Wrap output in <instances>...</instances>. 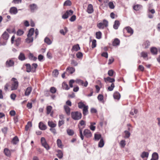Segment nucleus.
<instances>
[{
  "instance_id": "nucleus-1",
  "label": "nucleus",
  "mask_w": 160,
  "mask_h": 160,
  "mask_svg": "<svg viewBox=\"0 0 160 160\" xmlns=\"http://www.w3.org/2000/svg\"><path fill=\"white\" fill-rule=\"evenodd\" d=\"M80 137L82 140H83L84 136L87 138H90L92 137V134L91 131L88 129L84 130L83 133L82 132V128H81L79 126Z\"/></svg>"
},
{
  "instance_id": "nucleus-2",
  "label": "nucleus",
  "mask_w": 160,
  "mask_h": 160,
  "mask_svg": "<svg viewBox=\"0 0 160 160\" xmlns=\"http://www.w3.org/2000/svg\"><path fill=\"white\" fill-rule=\"evenodd\" d=\"M9 38V35L6 31L2 35L0 39V45H4L6 44L7 41Z\"/></svg>"
},
{
  "instance_id": "nucleus-3",
  "label": "nucleus",
  "mask_w": 160,
  "mask_h": 160,
  "mask_svg": "<svg viewBox=\"0 0 160 160\" xmlns=\"http://www.w3.org/2000/svg\"><path fill=\"white\" fill-rule=\"evenodd\" d=\"M12 82L11 90H14L17 89L19 83L17 79L14 78H12L11 80Z\"/></svg>"
},
{
  "instance_id": "nucleus-4",
  "label": "nucleus",
  "mask_w": 160,
  "mask_h": 160,
  "mask_svg": "<svg viewBox=\"0 0 160 160\" xmlns=\"http://www.w3.org/2000/svg\"><path fill=\"white\" fill-rule=\"evenodd\" d=\"M71 115L72 118L74 120H79L82 116L81 113L78 111L72 112Z\"/></svg>"
},
{
  "instance_id": "nucleus-5",
  "label": "nucleus",
  "mask_w": 160,
  "mask_h": 160,
  "mask_svg": "<svg viewBox=\"0 0 160 160\" xmlns=\"http://www.w3.org/2000/svg\"><path fill=\"white\" fill-rule=\"evenodd\" d=\"M108 26V22L106 20L104 19L102 22H99L97 24V26L99 29H103L107 27Z\"/></svg>"
},
{
  "instance_id": "nucleus-6",
  "label": "nucleus",
  "mask_w": 160,
  "mask_h": 160,
  "mask_svg": "<svg viewBox=\"0 0 160 160\" xmlns=\"http://www.w3.org/2000/svg\"><path fill=\"white\" fill-rule=\"evenodd\" d=\"M41 142L42 145L46 148L47 150H48L50 148V147L46 142L45 138L42 137L41 139Z\"/></svg>"
},
{
  "instance_id": "nucleus-7",
  "label": "nucleus",
  "mask_w": 160,
  "mask_h": 160,
  "mask_svg": "<svg viewBox=\"0 0 160 160\" xmlns=\"http://www.w3.org/2000/svg\"><path fill=\"white\" fill-rule=\"evenodd\" d=\"M73 11L71 10H67L66 12L62 15V18L64 19H66L68 17L72 15L73 14Z\"/></svg>"
},
{
  "instance_id": "nucleus-8",
  "label": "nucleus",
  "mask_w": 160,
  "mask_h": 160,
  "mask_svg": "<svg viewBox=\"0 0 160 160\" xmlns=\"http://www.w3.org/2000/svg\"><path fill=\"white\" fill-rule=\"evenodd\" d=\"M75 82L85 87H86L88 86V83L87 81H86L84 82L82 80L79 79H77Z\"/></svg>"
},
{
  "instance_id": "nucleus-9",
  "label": "nucleus",
  "mask_w": 160,
  "mask_h": 160,
  "mask_svg": "<svg viewBox=\"0 0 160 160\" xmlns=\"http://www.w3.org/2000/svg\"><path fill=\"white\" fill-rule=\"evenodd\" d=\"M14 64V61L12 59L8 60L6 62V66L7 67L13 66Z\"/></svg>"
},
{
  "instance_id": "nucleus-10",
  "label": "nucleus",
  "mask_w": 160,
  "mask_h": 160,
  "mask_svg": "<svg viewBox=\"0 0 160 160\" xmlns=\"http://www.w3.org/2000/svg\"><path fill=\"white\" fill-rule=\"evenodd\" d=\"M87 12L89 14H91L93 12L94 9L92 4H90L88 5Z\"/></svg>"
},
{
  "instance_id": "nucleus-11",
  "label": "nucleus",
  "mask_w": 160,
  "mask_h": 160,
  "mask_svg": "<svg viewBox=\"0 0 160 160\" xmlns=\"http://www.w3.org/2000/svg\"><path fill=\"white\" fill-rule=\"evenodd\" d=\"M38 127L39 128L42 130H45L47 128L46 125L42 122H39Z\"/></svg>"
},
{
  "instance_id": "nucleus-12",
  "label": "nucleus",
  "mask_w": 160,
  "mask_h": 160,
  "mask_svg": "<svg viewBox=\"0 0 160 160\" xmlns=\"http://www.w3.org/2000/svg\"><path fill=\"white\" fill-rule=\"evenodd\" d=\"M19 142V139L18 136H15L11 141V143L13 145L17 144Z\"/></svg>"
},
{
  "instance_id": "nucleus-13",
  "label": "nucleus",
  "mask_w": 160,
  "mask_h": 160,
  "mask_svg": "<svg viewBox=\"0 0 160 160\" xmlns=\"http://www.w3.org/2000/svg\"><path fill=\"white\" fill-rule=\"evenodd\" d=\"M124 30H126L127 32L130 34V36L133 33V30L130 27H127L124 28Z\"/></svg>"
},
{
  "instance_id": "nucleus-14",
  "label": "nucleus",
  "mask_w": 160,
  "mask_h": 160,
  "mask_svg": "<svg viewBox=\"0 0 160 160\" xmlns=\"http://www.w3.org/2000/svg\"><path fill=\"white\" fill-rule=\"evenodd\" d=\"M4 153L5 155L8 157H10L11 155V151L8 148H5L4 149Z\"/></svg>"
},
{
  "instance_id": "nucleus-15",
  "label": "nucleus",
  "mask_w": 160,
  "mask_h": 160,
  "mask_svg": "<svg viewBox=\"0 0 160 160\" xmlns=\"http://www.w3.org/2000/svg\"><path fill=\"white\" fill-rule=\"evenodd\" d=\"M66 71L69 74H72L75 71V68L73 67H68L66 69Z\"/></svg>"
},
{
  "instance_id": "nucleus-16",
  "label": "nucleus",
  "mask_w": 160,
  "mask_h": 160,
  "mask_svg": "<svg viewBox=\"0 0 160 160\" xmlns=\"http://www.w3.org/2000/svg\"><path fill=\"white\" fill-rule=\"evenodd\" d=\"M9 12L11 14H16L18 12L17 8L15 7H11L10 9Z\"/></svg>"
},
{
  "instance_id": "nucleus-17",
  "label": "nucleus",
  "mask_w": 160,
  "mask_h": 160,
  "mask_svg": "<svg viewBox=\"0 0 160 160\" xmlns=\"http://www.w3.org/2000/svg\"><path fill=\"white\" fill-rule=\"evenodd\" d=\"M104 81L106 82H109L112 83L115 82V79L113 78H111L110 77H108L107 78H104Z\"/></svg>"
},
{
  "instance_id": "nucleus-18",
  "label": "nucleus",
  "mask_w": 160,
  "mask_h": 160,
  "mask_svg": "<svg viewBox=\"0 0 160 160\" xmlns=\"http://www.w3.org/2000/svg\"><path fill=\"white\" fill-rule=\"evenodd\" d=\"M18 59L21 61L25 60L26 58L24 54L22 52H21L18 56Z\"/></svg>"
},
{
  "instance_id": "nucleus-19",
  "label": "nucleus",
  "mask_w": 160,
  "mask_h": 160,
  "mask_svg": "<svg viewBox=\"0 0 160 160\" xmlns=\"http://www.w3.org/2000/svg\"><path fill=\"white\" fill-rule=\"evenodd\" d=\"M29 8L31 12H33L35 10L38 9L36 4L33 3L29 5Z\"/></svg>"
},
{
  "instance_id": "nucleus-20",
  "label": "nucleus",
  "mask_w": 160,
  "mask_h": 160,
  "mask_svg": "<svg viewBox=\"0 0 160 160\" xmlns=\"http://www.w3.org/2000/svg\"><path fill=\"white\" fill-rule=\"evenodd\" d=\"M150 51L153 55H156L158 53V50L157 48L152 47L150 48Z\"/></svg>"
},
{
  "instance_id": "nucleus-21",
  "label": "nucleus",
  "mask_w": 160,
  "mask_h": 160,
  "mask_svg": "<svg viewBox=\"0 0 160 160\" xmlns=\"http://www.w3.org/2000/svg\"><path fill=\"white\" fill-rule=\"evenodd\" d=\"M80 49V47L79 44H77L76 45H74L72 47V48L71 49V51L72 52L74 51H77L79 50Z\"/></svg>"
},
{
  "instance_id": "nucleus-22",
  "label": "nucleus",
  "mask_w": 160,
  "mask_h": 160,
  "mask_svg": "<svg viewBox=\"0 0 160 160\" xmlns=\"http://www.w3.org/2000/svg\"><path fill=\"white\" fill-rule=\"evenodd\" d=\"M48 125L51 128H54L56 126L57 124L52 121H49L48 122Z\"/></svg>"
},
{
  "instance_id": "nucleus-23",
  "label": "nucleus",
  "mask_w": 160,
  "mask_h": 160,
  "mask_svg": "<svg viewBox=\"0 0 160 160\" xmlns=\"http://www.w3.org/2000/svg\"><path fill=\"white\" fill-rule=\"evenodd\" d=\"M32 90V88L31 87L27 88L25 91V95L26 96H28L30 94Z\"/></svg>"
},
{
  "instance_id": "nucleus-24",
  "label": "nucleus",
  "mask_w": 160,
  "mask_h": 160,
  "mask_svg": "<svg viewBox=\"0 0 160 160\" xmlns=\"http://www.w3.org/2000/svg\"><path fill=\"white\" fill-rule=\"evenodd\" d=\"M64 108L67 114L68 115H69L70 113V108L67 105H65L64 106Z\"/></svg>"
},
{
  "instance_id": "nucleus-25",
  "label": "nucleus",
  "mask_w": 160,
  "mask_h": 160,
  "mask_svg": "<svg viewBox=\"0 0 160 160\" xmlns=\"http://www.w3.org/2000/svg\"><path fill=\"white\" fill-rule=\"evenodd\" d=\"M113 96L115 99L119 100L120 98V95L118 92H116L114 93Z\"/></svg>"
},
{
  "instance_id": "nucleus-26",
  "label": "nucleus",
  "mask_w": 160,
  "mask_h": 160,
  "mask_svg": "<svg viewBox=\"0 0 160 160\" xmlns=\"http://www.w3.org/2000/svg\"><path fill=\"white\" fill-rule=\"evenodd\" d=\"M88 106H86L84 107L83 108V114L84 116H86L88 114Z\"/></svg>"
},
{
  "instance_id": "nucleus-27",
  "label": "nucleus",
  "mask_w": 160,
  "mask_h": 160,
  "mask_svg": "<svg viewBox=\"0 0 160 160\" xmlns=\"http://www.w3.org/2000/svg\"><path fill=\"white\" fill-rule=\"evenodd\" d=\"M119 25L120 22L119 21L116 20L114 22V23L113 26V28L115 29H118Z\"/></svg>"
},
{
  "instance_id": "nucleus-28",
  "label": "nucleus",
  "mask_w": 160,
  "mask_h": 160,
  "mask_svg": "<svg viewBox=\"0 0 160 160\" xmlns=\"http://www.w3.org/2000/svg\"><path fill=\"white\" fill-rule=\"evenodd\" d=\"M120 41L118 38H115L112 42V45L113 46H117L119 45L120 44Z\"/></svg>"
},
{
  "instance_id": "nucleus-29",
  "label": "nucleus",
  "mask_w": 160,
  "mask_h": 160,
  "mask_svg": "<svg viewBox=\"0 0 160 160\" xmlns=\"http://www.w3.org/2000/svg\"><path fill=\"white\" fill-rule=\"evenodd\" d=\"M58 154H57V156L60 159L62 158L63 157V153L62 152L59 150H58L57 151Z\"/></svg>"
},
{
  "instance_id": "nucleus-30",
  "label": "nucleus",
  "mask_w": 160,
  "mask_h": 160,
  "mask_svg": "<svg viewBox=\"0 0 160 160\" xmlns=\"http://www.w3.org/2000/svg\"><path fill=\"white\" fill-rule=\"evenodd\" d=\"M104 145V142L102 138L100 139L98 144V146L100 148H102Z\"/></svg>"
},
{
  "instance_id": "nucleus-31",
  "label": "nucleus",
  "mask_w": 160,
  "mask_h": 160,
  "mask_svg": "<svg viewBox=\"0 0 160 160\" xmlns=\"http://www.w3.org/2000/svg\"><path fill=\"white\" fill-rule=\"evenodd\" d=\"M28 58L29 59L34 61H36L37 59V58L34 57L33 56V54L31 53H29L28 56Z\"/></svg>"
},
{
  "instance_id": "nucleus-32",
  "label": "nucleus",
  "mask_w": 160,
  "mask_h": 160,
  "mask_svg": "<svg viewBox=\"0 0 160 160\" xmlns=\"http://www.w3.org/2000/svg\"><path fill=\"white\" fill-rule=\"evenodd\" d=\"M142 46L145 49L147 48L150 46V42L149 41H145L143 44Z\"/></svg>"
},
{
  "instance_id": "nucleus-33",
  "label": "nucleus",
  "mask_w": 160,
  "mask_h": 160,
  "mask_svg": "<svg viewBox=\"0 0 160 160\" xmlns=\"http://www.w3.org/2000/svg\"><path fill=\"white\" fill-rule=\"evenodd\" d=\"M26 67V71L27 72H32V68L30 65L29 63L26 64L25 65Z\"/></svg>"
},
{
  "instance_id": "nucleus-34",
  "label": "nucleus",
  "mask_w": 160,
  "mask_h": 160,
  "mask_svg": "<svg viewBox=\"0 0 160 160\" xmlns=\"http://www.w3.org/2000/svg\"><path fill=\"white\" fill-rule=\"evenodd\" d=\"M28 38L26 39V42L28 43L32 42L33 41V38L32 37L27 36Z\"/></svg>"
},
{
  "instance_id": "nucleus-35",
  "label": "nucleus",
  "mask_w": 160,
  "mask_h": 160,
  "mask_svg": "<svg viewBox=\"0 0 160 160\" xmlns=\"http://www.w3.org/2000/svg\"><path fill=\"white\" fill-rule=\"evenodd\" d=\"M34 32V29L33 28H31L29 31L27 35V36L32 37V36Z\"/></svg>"
},
{
  "instance_id": "nucleus-36",
  "label": "nucleus",
  "mask_w": 160,
  "mask_h": 160,
  "mask_svg": "<svg viewBox=\"0 0 160 160\" xmlns=\"http://www.w3.org/2000/svg\"><path fill=\"white\" fill-rule=\"evenodd\" d=\"M158 154L156 152H154L152 155L151 159H153L155 160H158Z\"/></svg>"
},
{
  "instance_id": "nucleus-37",
  "label": "nucleus",
  "mask_w": 160,
  "mask_h": 160,
  "mask_svg": "<svg viewBox=\"0 0 160 160\" xmlns=\"http://www.w3.org/2000/svg\"><path fill=\"white\" fill-rule=\"evenodd\" d=\"M125 136H124V138H128L130 136V133L129 131L125 130L124 132Z\"/></svg>"
},
{
  "instance_id": "nucleus-38",
  "label": "nucleus",
  "mask_w": 160,
  "mask_h": 160,
  "mask_svg": "<svg viewBox=\"0 0 160 160\" xmlns=\"http://www.w3.org/2000/svg\"><path fill=\"white\" fill-rule=\"evenodd\" d=\"M142 8V6L139 4L135 5L133 7V9L136 11H138L140 10Z\"/></svg>"
},
{
  "instance_id": "nucleus-39",
  "label": "nucleus",
  "mask_w": 160,
  "mask_h": 160,
  "mask_svg": "<svg viewBox=\"0 0 160 160\" xmlns=\"http://www.w3.org/2000/svg\"><path fill=\"white\" fill-rule=\"evenodd\" d=\"M32 126V123L31 122H28L27 124L25 126V130L27 131H28L29 128Z\"/></svg>"
},
{
  "instance_id": "nucleus-40",
  "label": "nucleus",
  "mask_w": 160,
  "mask_h": 160,
  "mask_svg": "<svg viewBox=\"0 0 160 160\" xmlns=\"http://www.w3.org/2000/svg\"><path fill=\"white\" fill-rule=\"evenodd\" d=\"M38 65L36 63H33L32 65V72H34L36 71V68L38 67Z\"/></svg>"
},
{
  "instance_id": "nucleus-41",
  "label": "nucleus",
  "mask_w": 160,
  "mask_h": 160,
  "mask_svg": "<svg viewBox=\"0 0 160 160\" xmlns=\"http://www.w3.org/2000/svg\"><path fill=\"white\" fill-rule=\"evenodd\" d=\"M149 153L148 152H143L141 155V157L142 158H144L145 157H148V156Z\"/></svg>"
},
{
  "instance_id": "nucleus-42",
  "label": "nucleus",
  "mask_w": 160,
  "mask_h": 160,
  "mask_svg": "<svg viewBox=\"0 0 160 160\" xmlns=\"http://www.w3.org/2000/svg\"><path fill=\"white\" fill-rule=\"evenodd\" d=\"M67 132L69 136H72L74 134V131L71 129H68L67 130Z\"/></svg>"
},
{
  "instance_id": "nucleus-43",
  "label": "nucleus",
  "mask_w": 160,
  "mask_h": 160,
  "mask_svg": "<svg viewBox=\"0 0 160 160\" xmlns=\"http://www.w3.org/2000/svg\"><path fill=\"white\" fill-rule=\"evenodd\" d=\"M62 85V87L64 89L66 90H68L69 89V88L68 87V85L66 83V82H63Z\"/></svg>"
},
{
  "instance_id": "nucleus-44",
  "label": "nucleus",
  "mask_w": 160,
  "mask_h": 160,
  "mask_svg": "<svg viewBox=\"0 0 160 160\" xmlns=\"http://www.w3.org/2000/svg\"><path fill=\"white\" fill-rule=\"evenodd\" d=\"M52 109V107L51 106H48L46 108L47 113V114L50 113Z\"/></svg>"
},
{
  "instance_id": "nucleus-45",
  "label": "nucleus",
  "mask_w": 160,
  "mask_h": 160,
  "mask_svg": "<svg viewBox=\"0 0 160 160\" xmlns=\"http://www.w3.org/2000/svg\"><path fill=\"white\" fill-rule=\"evenodd\" d=\"M57 142L58 147L59 148H62V142L61 140L60 139H57Z\"/></svg>"
},
{
  "instance_id": "nucleus-46",
  "label": "nucleus",
  "mask_w": 160,
  "mask_h": 160,
  "mask_svg": "<svg viewBox=\"0 0 160 160\" xmlns=\"http://www.w3.org/2000/svg\"><path fill=\"white\" fill-rule=\"evenodd\" d=\"M141 57H143L144 58H147L148 57V53L146 52H142L141 53Z\"/></svg>"
},
{
  "instance_id": "nucleus-47",
  "label": "nucleus",
  "mask_w": 160,
  "mask_h": 160,
  "mask_svg": "<svg viewBox=\"0 0 160 160\" xmlns=\"http://www.w3.org/2000/svg\"><path fill=\"white\" fill-rule=\"evenodd\" d=\"M96 35L97 38L100 39L101 38L102 33L100 31L97 32L96 33Z\"/></svg>"
},
{
  "instance_id": "nucleus-48",
  "label": "nucleus",
  "mask_w": 160,
  "mask_h": 160,
  "mask_svg": "<svg viewBox=\"0 0 160 160\" xmlns=\"http://www.w3.org/2000/svg\"><path fill=\"white\" fill-rule=\"evenodd\" d=\"M78 107L79 108H83L84 107L86 106L82 102H79L78 103Z\"/></svg>"
},
{
  "instance_id": "nucleus-49",
  "label": "nucleus",
  "mask_w": 160,
  "mask_h": 160,
  "mask_svg": "<svg viewBox=\"0 0 160 160\" xmlns=\"http://www.w3.org/2000/svg\"><path fill=\"white\" fill-rule=\"evenodd\" d=\"M44 42L45 43H47L48 45L51 44L52 42L50 39L46 37L44 39Z\"/></svg>"
},
{
  "instance_id": "nucleus-50",
  "label": "nucleus",
  "mask_w": 160,
  "mask_h": 160,
  "mask_svg": "<svg viewBox=\"0 0 160 160\" xmlns=\"http://www.w3.org/2000/svg\"><path fill=\"white\" fill-rule=\"evenodd\" d=\"M109 8L111 9H114L115 8V6L112 2H109L108 3Z\"/></svg>"
},
{
  "instance_id": "nucleus-51",
  "label": "nucleus",
  "mask_w": 160,
  "mask_h": 160,
  "mask_svg": "<svg viewBox=\"0 0 160 160\" xmlns=\"http://www.w3.org/2000/svg\"><path fill=\"white\" fill-rule=\"evenodd\" d=\"M115 87L114 84V83H112L110 86L108 87V91H112L113 90L114 88Z\"/></svg>"
},
{
  "instance_id": "nucleus-52",
  "label": "nucleus",
  "mask_w": 160,
  "mask_h": 160,
  "mask_svg": "<svg viewBox=\"0 0 160 160\" xmlns=\"http://www.w3.org/2000/svg\"><path fill=\"white\" fill-rule=\"evenodd\" d=\"M72 4L71 2L69 0L66 1L64 3L63 5L64 6H71Z\"/></svg>"
},
{
  "instance_id": "nucleus-53",
  "label": "nucleus",
  "mask_w": 160,
  "mask_h": 160,
  "mask_svg": "<svg viewBox=\"0 0 160 160\" xmlns=\"http://www.w3.org/2000/svg\"><path fill=\"white\" fill-rule=\"evenodd\" d=\"M101 136L99 134H95L94 135V139L96 140H98L100 139Z\"/></svg>"
},
{
  "instance_id": "nucleus-54",
  "label": "nucleus",
  "mask_w": 160,
  "mask_h": 160,
  "mask_svg": "<svg viewBox=\"0 0 160 160\" xmlns=\"http://www.w3.org/2000/svg\"><path fill=\"white\" fill-rule=\"evenodd\" d=\"M97 45L96 41L95 39H93L92 41V48H93L96 47Z\"/></svg>"
},
{
  "instance_id": "nucleus-55",
  "label": "nucleus",
  "mask_w": 160,
  "mask_h": 160,
  "mask_svg": "<svg viewBox=\"0 0 160 160\" xmlns=\"http://www.w3.org/2000/svg\"><path fill=\"white\" fill-rule=\"evenodd\" d=\"M120 144L122 148H124L126 144L125 141L124 140H121L120 142Z\"/></svg>"
},
{
  "instance_id": "nucleus-56",
  "label": "nucleus",
  "mask_w": 160,
  "mask_h": 160,
  "mask_svg": "<svg viewBox=\"0 0 160 160\" xmlns=\"http://www.w3.org/2000/svg\"><path fill=\"white\" fill-rule=\"evenodd\" d=\"M59 72L57 69L54 70L52 72V75L55 77H57L58 74Z\"/></svg>"
},
{
  "instance_id": "nucleus-57",
  "label": "nucleus",
  "mask_w": 160,
  "mask_h": 160,
  "mask_svg": "<svg viewBox=\"0 0 160 160\" xmlns=\"http://www.w3.org/2000/svg\"><path fill=\"white\" fill-rule=\"evenodd\" d=\"M24 33V32L22 30L19 29L17 32V35L18 36H21Z\"/></svg>"
},
{
  "instance_id": "nucleus-58",
  "label": "nucleus",
  "mask_w": 160,
  "mask_h": 160,
  "mask_svg": "<svg viewBox=\"0 0 160 160\" xmlns=\"http://www.w3.org/2000/svg\"><path fill=\"white\" fill-rule=\"evenodd\" d=\"M50 92L52 93H55L57 91L56 89L54 87H51L50 89Z\"/></svg>"
},
{
  "instance_id": "nucleus-59",
  "label": "nucleus",
  "mask_w": 160,
  "mask_h": 160,
  "mask_svg": "<svg viewBox=\"0 0 160 160\" xmlns=\"http://www.w3.org/2000/svg\"><path fill=\"white\" fill-rule=\"evenodd\" d=\"M76 56L78 58H82L83 54L82 52H79L77 53Z\"/></svg>"
},
{
  "instance_id": "nucleus-60",
  "label": "nucleus",
  "mask_w": 160,
  "mask_h": 160,
  "mask_svg": "<svg viewBox=\"0 0 160 160\" xmlns=\"http://www.w3.org/2000/svg\"><path fill=\"white\" fill-rule=\"evenodd\" d=\"M98 99L100 101H102L103 100V95L100 94L98 97Z\"/></svg>"
},
{
  "instance_id": "nucleus-61",
  "label": "nucleus",
  "mask_w": 160,
  "mask_h": 160,
  "mask_svg": "<svg viewBox=\"0 0 160 160\" xmlns=\"http://www.w3.org/2000/svg\"><path fill=\"white\" fill-rule=\"evenodd\" d=\"M85 125V122L83 120H81L80 121V122H79V123L78 125V126L79 127H79H80V125L81 126H82L83 125Z\"/></svg>"
},
{
  "instance_id": "nucleus-62",
  "label": "nucleus",
  "mask_w": 160,
  "mask_h": 160,
  "mask_svg": "<svg viewBox=\"0 0 160 160\" xmlns=\"http://www.w3.org/2000/svg\"><path fill=\"white\" fill-rule=\"evenodd\" d=\"M114 71L112 70H109L108 72V74L110 76H112L114 73Z\"/></svg>"
},
{
  "instance_id": "nucleus-63",
  "label": "nucleus",
  "mask_w": 160,
  "mask_h": 160,
  "mask_svg": "<svg viewBox=\"0 0 160 160\" xmlns=\"http://www.w3.org/2000/svg\"><path fill=\"white\" fill-rule=\"evenodd\" d=\"M21 38H18L15 41L16 42V45L17 46H18L20 44L21 42Z\"/></svg>"
},
{
  "instance_id": "nucleus-64",
  "label": "nucleus",
  "mask_w": 160,
  "mask_h": 160,
  "mask_svg": "<svg viewBox=\"0 0 160 160\" xmlns=\"http://www.w3.org/2000/svg\"><path fill=\"white\" fill-rule=\"evenodd\" d=\"M76 16L75 15H73L69 19V20L71 22H73L76 20Z\"/></svg>"
}]
</instances>
